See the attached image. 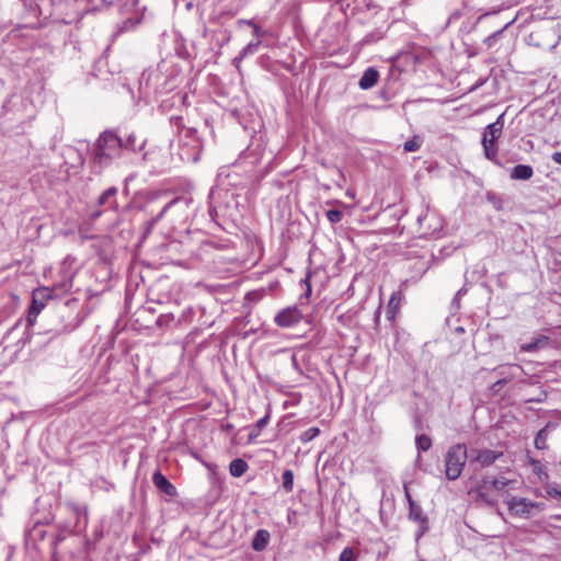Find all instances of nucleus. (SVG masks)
Returning <instances> with one entry per match:
<instances>
[{
    "label": "nucleus",
    "mask_w": 561,
    "mask_h": 561,
    "mask_svg": "<svg viewBox=\"0 0 561 561\" xmlns=\"http://www.w3.org/2000/svg\"><path fill=\"white\" fill-rule=\"evenodd\" d=\"M476 501L489 506H493L497 502V494L485 482L481 480L474 491Z\"/></svg>",
    "instance_id": "0eeeda50"
},
{
    "label": "nucleus",
    "mask_w": 561,
    "mask_h": 561,
    "mask_svg": "<svg viewBox=\"0 0 561 561\" xmlns=\"http://www.w3.org/2000/svg\"><path fill=\"white\" fill-rule=\"evenodd\" d=\"M379 79V72L375 68H368L364 71L359 79L358 85L363 90H368L377 84Z\"/></svg>",
    "instance_id": "9d476101"
},
{
    "label": "nucleus",
    "mask_w": 561,
    "mask_h": 561,
    "mask_svg": "<svg viewBox=\"0 0 561 561\" xmlns=\"http://www.w3.org/2000/svg\"><path fill=\"white\" fill-rule=\"evenodd\" d=\"M404 494H405V499H407V501L409 503V506H411V501H413V499H412V496H411V494L409 492V489L407 486H404Z\"/></svg>",
    "instance_id": "e433bc0d"
},
{
    "label": "nucleus",
    "mask_w": 561,
    "mask_h": 561,
    "mask_svg": "<svg viewBox=\"0 0 561 561\" xmlns=\"http://www.w3.org/2000/svg\"><path fill=\"white\" fill-rule=\"evenodd\" d=\"M179 199H172L170 203H168L163 208L162 210L154 217L151 219V221L149 222V226H148V230L152 229L153 226L164 216V214L168 211V209L173 206L174 204L178 203Z\"/></svg>",
    "instance_id": "b1692460"
},
{
    "label": "nucleus",
    "mask_w": 561,
    "mask_h": 561,
    "mask_svg": "<svg viewBox=\"0 0 561 561\" xmlns=\"http://www.w3.org/2000/svg\"><path fill=\"white\" fill-rule=\"evenodd\" d=\"M152 482L159 491L171 497L178 494L176 488L160 471L153 473Z\"/></svg>",
    "instance_id": "6e6552de"
},
{
    "label": "nucleus",
    "mask_w": 561,
    "mask_h": 561,
    "mask_svg": "<svg viewBox=\"0 0 561 561\" xmlns=\"http://www.w3.org/2000/svg\"><path fill=\"white\" fill-rule=\"evenodd\" d=\"M327 218L331 224H337L343 218V213L337 209H330L327 211Z\"/></svg>",
    "instance_id": "c85d7f7f"
},
{
    "label": "nucleus",
    "mask_w": 561,
    "mask_h": 561,
    "mask_svg": "<svg viewBox=\"0 0 561 561\" xmlns=\"http://www.w3.org/2000/svg\"><path fill=\"white\" fill-rule=\"evenodd\" d=\"M179 199H172L170 203H168L163 208L162 210L154 217L151 219V221L149 222V226H148V230L152 229L153 226L164 216V214L168 211V209L173 206L174 204L178 203Z\"/></svg>",
    "instance_id": "5701e85b"
},
{
    "label": "nucleus",
    "mask_w": 561,
    "mask_h": 561,
    "mask_svg": "<svg viewBox=\"0 0 561 561\" xmlns=\"http://www.w3.org/2000/svg\"><path fill=\"white\" fill-rule=\"evenodd\" d=\"M553 162L561 164V151L554 152L552 154Z\"/></svg>",
    "instance_id": "c9c22d12"
},
{
    "label": "nucleus",
    "mask_w": 561,
    "mask_h": 561,
    "mask_svg": "<svg viewBox=\"0 0 561 561\" xmlns=\"http://www.w3.org/2000/svg\"><path fill=\"white\" fill-rule=\"evenodd\" d=\"M302 319L300 310L296 307H287L280 310L274 318L275 323L282 328L294 327Z\"/></svg>",
    "instance_id": "423d86ee"
},
{
    "label": "nucleus",
    "mask_w": 561,
    "mask_h": 561,
    "mask_svg": "<svg viewBox=\"0 0 561 561\" xmlns=\"http://www.w3.org/2000/svg\"><path fill=\"white\" fill-rule=\"evenodd\" d=\"M355 559L352 548H344L340 554V561H353Z\"/></svg>",
    "instance_id": "7c9ffc66"
},
{
    "label": "nucleus",
    "mask_w": 561,
    "mask_h": 561,
    "mask_svg": "<svg viewBox=\"0 0 561 561\" xmlns=\"http://www.w3.org/2000/svg\"><path fill=\"white\" fill-rule=\"evenodd\" d=\"M502 456V451H495L491 449L472 448L469 453L470 461L478 462L482 467H489L493 465Z\"/></svg>",
    "instance_id": "39448f33"
},
{
    "label": "nucleus",
    "mask_w": 561,
    "mask_h": 561,
    "mask_svg": "<svg viewBox=\"0 0 561 561\" xmlns=\"http://www.w3.org/2000/svg\"><path fill=\"white\" fill-rule=\"evenodd\" d=\"M469 454L465 444L451 446L445 456V474L448 480H456L460 477Z\"/></svg>",
    "instance_id": "f03ea898"
},
{
    "label": "nucleus",
    "mask_w": 561,
    "mask_h": 561,
    "mask_svg": "<svg viewBox=\"0 0 561 561\" xmlns=\"http://www.w3.org/2000/svg\"><path fill=\"white\" fill-rule=\"evenodd\" d=\"M283 479V488L290 492L294 488V473L291 470H285L282 476Z\"/></svg>",
    "instance_id": "412c9836"
},
{
    "label": "nucleus",
    "mask_w": 561,
    "mask_h": 561,
    "mask_svg": "<svg viewBox=\"0 0 561 561\" xmlns=\"http://www.w3.org/2000/svg\"><path fill=\"white\" fill-rule=\"evenodd\" d=\"M466 291H467V290H466L465 288L459 289V290L457 291V294H456L455 300H456L457 298H459L461 295L466 294Z\"/></svg>",
    "instance_id": "58836bf2"
},
{
    "label": "nucleus",
    "mask_w": 561,
    "mask_h": 561,
    "mask_svg": "<svg viewBox=\"0 0 561 561\" xmlns=\"http://www.w3.org/2000/svg\"><path fill=\"white\" fill-rule=\"evenodd\" d=\"M511 24V22H508L507 24H505V26L494 33H492L490 36H488L485 39H484V44L490 48L492 47L497 38L502 35V33L504 32V30Z\"/></svg>",
    "instance_id": "a878e982"
},
{
    "label": "nucleus",
    "mask_w": 561,
    "mask_h": 561,
    "mask_svg": "<svg viewBox=\"0 0 561 561\" xmlns=\"http://www.w3.org/2000/svg\"><path fill=\"white\" fill-rule=\"evenodd\" d=\"M409 517L420 523L421 526L425 525L427 522L426 517L423 515L422 507L414 501H411V506H409Z\"/></svg>",
    "instance_id": "dca6fc26"
},
{
    "label": "nucleus",
    "mask_w": 561,
    "mask_h": 561,
    "mask_svg": "<svg viewBox=\"0 0 561 561\" xmlns=\"http://www.w3.org/2000/svg\"><path fill=\"white\" fill-rule=\"evenodd\" d=\"M546 439H547V433L545 430L539 431V433L536 435L535 438V446L538 449H545L546 448Z\"/></svg>",
    "instance_id": "c756f323"
},
{
    "label": "nucleus",
    "mask_w": 561,
    "mask_h": 561,
    "mask_svg": "<svg viewBox=\"0 0 561 561\" xmlns=\"http://www.w3.org/2000/svg\"><path fill=\"white\" fill-rule=\"evenodd\" d=\"M416 448L421 451H427L432 447V439L425 435H419L415 439Z\"/></svg>",
    "instance_id": "aec40b11"
},
{
    "label": "nucleus",
    "mask_w": 561,
    "mask_h": 561,
    "mask_svg": "<svg viewBox=\"0 0 561 561\" xmlns=\"http://www.w3.org/2000/svg\"><path fill=\"white\" fill-rule=\"evenodd\" d=\"M546 493L548 496L561 501V488L556 484H547Z\"/></svg>",
    "instance_id": "cd10ccee"
},
{
    "label": "nucleus",
    "mask_w": 561,
    "mask_h": 561,
    "mask_svg": "<svg viewBox=\"0 0 561 561\" xmlns=\"http://www.w3.org/2000/svg\"><path fill=\"white\" fill-rule=\"evenodd\" d=\"M482 481L485 482L488 486H490L495 493L504 490L505 486L508 484V480L504 478H483Z\"/></svg>",
    "instance_id": "f3484780"
},
{
    "label": "nucleus",
    "mask_w": 561,
    "mask_h": 561,
    "mask_svg": "<svg viewBox=\"0 0 561 561\" xmlns=\"http://www.w3.org/2000/svg\"><path fill=\"white\" fill-rule=\"evenodd\" d=\"M534 174V170L530 165L518 164L513 168L511 178L513 180H529Z\"/></svg>",
    "instance_id": "ddd939ff"
},
{
    "label": "nucleus",
    "mask_w": 561,
    "mask_h": 561,
    "mask_svg": "<svg viewBox=\"0 0 561 561\" xmlns=\"http://www.w3.org/2000/svg\"><path fill=\"white\" fill-rule=\"evenodd\" d=\"M319 433H320V430L318 427H310L301 434L300 439L304 443L311 442L313 438H316L319 435Z\"/></svg>",
    "instance_id": "bb28decb"
},
{
    "label": "nucleus",
    "mask_w": 561,
    "mask_h": 561,
    "mask_svg": "<svg viewBox=\"0 0 561 561\" xmlns=\"http://www.w3.org/2000/svg\"><path fill=\"white\" fill-rule=\"evenodd\" d=\"M238 23L251 26L253 28V35L254 37H256V41L261 39L265 34V31H263L259 25H256L252 20H239Z\"/></svg>",
    "instance_id": "4be33fe9"
},
{
    "label": "nucleus",
    "mask_w": 561,
    "mask_h": 561,
    "mask_svg": "<svg viewBox=\"0 0 561 561\" xmlns=\"http://www.w3.org/2000/svg\"><path fill=\"white\" fill-rule=\"evenodd\" d=\"M310 275L308 274L306 278L302 279V283L306 284V296L308 297L311 294V285L309 283Z\"/></svg>",
    "instance_id": "f704fd0d"
},
{
    "label": "nucleus",
    "mask_w": 561,
    "mask_h": 561,
    "mask_svg": "<svg viewBox=\"0 0 561 561\" xmlns=\"http://www.w3.org/2000/svg\"><path fill=\"white\" fill-rule=\"evenodd\" d=\"M146 141L144 139L139 140L135 133H131L127 136V138L123 139V150H129L133 152L141 151L145 147Z\"/></svg>",
    "instance_id": "9b49d317"
},
{
    "label": "nucleus",
    "mask_w": 561,
    "mask_h": 561,
    "mask_svg": "<svg viewBox=\"0 0 561 561\" xmlns=\"http://www.w3.org/2000/svg\"><path fill=\"white\" fill-rule=\"evenodd\" d=\"M420 142L416 139H410L404 142V151L407 152H413L419 150Z\"/></svg>",
    "instance_id": "2f4dec72"
},
{
    "label": "nucleus",
    "mask_w": 561,
    "mask_h": 561,
    "mask_svg": "<svg viewBox=\"0 0 561 561\" xmlns=\"http://www.w3.org/2000/svg\"><path fill=\"white\" fill-rule=\"evenodd\" d=\"M268 420H270V415L266 414L265 416L261 417L256 424H255V428L252 430L249 434V440L252 442L253 439H255L261 431L267 425L268 423Z\"/></svg>",
    "instance_id": "a211bd4d"
},
{
    "label": "nucleus",
    "mask_w": 561,
    "mask_h": 561,
    "mask_svg": "<svg viewBox=\"0 0 561 561\" xmlns=\"http://www.w3.org/2000/svg\"><path fill=\"white\" fill-rule=\"evenodd\" d=\"M549 337L546 335H540L538 337H535L529 343H525L520 346V351L525 353H533L540 348H543L548 345Z\"/></svg>",
    "instance_id": "f8f14e48"
},
{
    "label": "nucleus",
    "mask_w": 561,
    "mask_h": 561,
    "mask_svg": "<svg viewBox=\"0 0 561 561\" xmlns=\"http://www.w3.org/2000/svg\"><path fill=\"white\" fill-rule=\"evenodd\" d=\"M401 299H402L401 293H393L391 295L390 300L387 306V310H386L387 318L389 320L394 319L396 312L401 304Z\"/></svg>",
    "instance_id": "2eb2a0df"
},
{
    "label": "nucleus",
    "mask_w": 561,
    "mask_h": 561,
    "mask_svg": "<svg viewBox=\"0 0 561 561\" xmlns=\"http://www.w3.org/2000/svg\"><path fill=\"white\" fill-rule=\"evenodd\" d=\"M503 114L497 117V119L491 124H489L484 131L482 138V146L484 150V154L489 160H494L497 156V147L495 146V141L503 131Z\"/></svg>",
    "instance_id": "20e7f679"
},
{
    "label": "nucleus",
    "mask_w": 561,
    "mask_h": 561,
    "mask_svg": "<svg viewBox=\"0 0 561 561\" xmlns=\"http://www.w3.org/2000/svg\"><path fill=\"white\" fill-rule=\"evenodd\" d=\"M261 45V39H257L256 42H250L236 57V60H242L245 58L249 54H254L259 46Z\"/></svg>",
    "instance_id": "6ab92c4d"
},
{
    "label": "nucleus",
    "mask_w": 561,
    "mask_h": 561,
    "mask_svg": "<svg viewBox=\"0 0 561 561\" xmlns=\"http://www.w3.org/2000/svg\"><path fill=\"white\" fill-rule=\"evenodd\" d=\"M123 139L112 130L103 131L93 148V164L100 169L108 167L114 159L121 157Z\"/></svg>",
    "instance_id": "f257e3e1"
},
{
    "label": "nucleus",
    "mask_w": 561,
    "mask_h": 561,
    "mask_svg": "<svg viewBox=\"0 0 561 561\" xmlns=\"http://www.w3.org/2000/svg\"><path fill=\"white\" fill-rule=\"evenodd\" d=\"M101 216V211H95L94 214H92V218H98Z\"/></svg>",
    "instance_id": "ea45409f"
},
{
    "label": "nucleus",
    "mask_w": 561,
    "mask_h": 561,
    "mask_svg": "<svg viewBox=\"0 0 561 561\" xmlns=\"http://www.w3.org/2000/svg\"><path fill=\"white\" fill-rule=\"evenodd\" d=\"M43 308V304H37L36 300H33L32 306L30 307V317H36Z\"/></svg>",
    "instance_id": "473e14b6"
},
{
    "label": "nucleus",
    "mask_w": 561,
    "mask_h": 561,
    "mask_svg": "<svg viewBox=\"0 0 561 561\" xmlns=\"http://www.w3.org/2000/svg\"><path fill=\"white\" fill-rule=\"evenodd\" d=\"M199 159L198 153L193 157V161H197Z\"/></svg>",
    "instance_id": "a19ab883"
},
{
    "label": "nucleus",
    "mask_w": 561,
    "mask_h": 561,
    "mask_svg": "<svg viewBox=\"0 0 561 561\" xmlns=\"http://www.w3.org/2000/svg\"><path fill=\"white\" fill-rule=\"evenodd\" d=\"M240 61H241V60H236V58L233 59V64H234V65L240 64Z\"/></svg>",
    "instance_id": "79ce46f5"
},
{
    "label": "nucleus",
    "mask_w": 561,
    "mask_h": 561,
    "mask_svg": "<svg viewBox=\"0 0 561 561\" xmlns=\"http://www.w3.org/2000/svg\"><path fill=\"white\" fill-rule=\"evenodd\" d=\"M535 472L538 474L539 479L541 481H546L548 480L549 476L548 473L545 471V469L541 467V466H536L535 467Z\"/></svg>",
    "instance_id": "72a5a7b5"
},
{
    "label": "nucleus",
    "mask_w": 561,
    "mask_h": 561,
    "mask_svg": "<svg viewBox=\"0 0 561 561\" xmlns=\"http://www.w3.org/2000/svg\"><path fill=\"white\" fill-rule=\"evenodd\" d=\"M506 383V379H500L496 382L493 383L492 389H496L497 387H501Z\"/></svg>",
    "instance_id": "4c0bfd02"
},
{
    "label": "nucleus",
    "mask_w": 561,
    "mask_h": 561,
    "mask_svg": "<svg viewBox=\"0 0 561 561\" xmlns=\"http://www.w3.org/2000/svg\"><path fill=\"white\" fill-rule=\"evenodd\" d=\"M508 512L517 517L530 518L546 510L542 502H534L526 497L512 496L506 501Z\"/></svg>",
    "instance_id": "7ed1b4c3"
},
{
    "label": "nucleus",
    "mask_w": 561,
    "mask_h": 561,
    "mask_svg": "<svg viewBox=\"0 0 561 561\" xmlns=\"http://www.w3.org/2000/svg\"><path fill=\"white\" fill-rule=\"evenodd\" d=\"M117 193L116 187H110L106 191H104L101 196L99 197V205H105L111 198H114Z\"/></svg>",
    "instance_id": "393cba45"
},
{
    "label": "nucleus",
    "mask_w": 561,
    "mask_h": 561,
    "mask_svg": "<svg viewBox=\"0 0 561 561\" xmlns=\"http://www.w3.org/2000/svg\"><path fill=\"white\" fill-rule=\"evenodd\" d=\"M248 468L247 461L241 458L233 459L229 465L230 474L236 478L242 477Z\"/></svg>",
    "instance_id": "4468645a"
},
{
    "label": "nucleus",
    "mask_w": 561,
    "mask_h": 561,
    "mask_svg": "<svg viewBox=\"0 0 561 561\" xmlns=\"http://www.w3.org/2000/svg\"><path fill=\"white\" fill-rule=\"evenodd\" d=\"M271 534L266 529H259L252 539L251 548L254 551H263L268 546Z\"/></svg>",
    "instance_id": "1a4fd4ad"
}]
</instances>
